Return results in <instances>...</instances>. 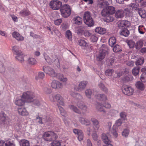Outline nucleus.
I'll list each match as a JSON object with an SVG mask.
<instances>
[{
  "label": "nucleus",
  "instance_id": "obj_5",
  "mask_svg": "<svg viewBox=\"0 0 146 146\" xmlns=\"http://www.w3.org/2000/svg\"><path fill=\"white\" fill-rule=\"evenodd\" d=\"M12 50L14 54L15 55L16 58L22 63L24 61L23 55L21 51L19 50L18 46H13L12 47Z\"/></svg>",
  "mask_w": 146,
  "mask_h": 146
},
{
  "label": "nucleus",
  "instance_id": "obj_27",
  "mask_svg": "<svg viewBox=\"0 0 146 146\" xmlns=\"http://www.w3.org/2000/svg\"><path fill=\"white\" fill-rule=\"evenodd\" d=\"M135 85L136 88L137 89L141 91H143L145 89L144 85L142 82L139 81L137 82L135 84Z\"/></svg>",
  "mask_w": 146,
  "mask_h": 146
},
{
  "label": "nucleus",
  "instance_id": "obj_50",
  "mask_svg": "<svg viewBox=\"0 0 146 146\" xmlns=\"http://www.w3.org/2000/svg\"><path fill=\"white\" fill-rule=\"evenodd\" d=\"M138 13L140 16L142 18H144L145 17L146 12L145 10L139 9L138 10Z\"/></svg>",
  "mask_w": 146,
  "mask_h": 146
},
{
  "label": "nucleus",
  "instance_id": "obj_43",
  "mask_svg": "<svg viewBox=\"0 0 146 146\" xmlns=\"http://www.w3.org/2000/svg\"><path fill=\"white\" fill-rule=\"evenodd\" d=\"M115 128V127L113 126L112 129L111 131V133L115 138H116L118 136V134Z\"/></svg>",
  "mask_w": 146,
  "mask_h": 146
},
{
  "label": "nucleus",
  "instance_id": "obj_48",
  "mask_svg": "<svg viewBox=\"0 0 146 146\" xmlns=\"http://www.w3.org/2000/svg\"><path fill=\"white\" fill-rule=\"evenodd\" d=\"M66 36L70 40H72V33L70 30H68L66 32Z\"/></svg>",
  "mask_w": 146,
  "mask_h": 146
},
{
  "label": "nucleus",
  "instance_id": "obj_46",
  "mask_svg": "<svg viewBox=\"0 0 146 146\" xmlns=\"http://www.w3.org/2000/svg\"><path fill=\"white\" fill-rule=\"evenodd\" d=\"M92 94V92L90 89H88L86 90L85 94L87 97L88 98H91Z\"/></svg>",
  "mask_w": 146,
  "mask_h": 146
},
{
  "label": "nucleus",
  "instance_id": "obj_60",
  "mask_svg": "<svg viewBox=\"0 0 146 146\" xmlns=\"http://www.w3.org/2000/svg\"><path fill=\"white\" fill-rule=\"evenodd\" d=\"M98 39V37L94 35H91L90 38L91 41L92 42H96Z\"/></svg>",
  "mask_w": 146,
  "mask_h": 146
},
{
  "label": "nucleus",
  "instance_id": "obj_3",
  "mask_svg": "<svg viewBox=\"0 0 146 146\" xmlns=\"http://www.w3.org/2000/svg\"><path fill=\"white\" fill-rule=\"evenodd\" d=\"M42 137L46 141H51L52 140L56 139L58 138L57 134L52 131L46 132L43 135Z\"/></svg>",
  "mask_w": 146,
  "mask_h": 146
},
{
  "label": "nucleus",
  "instance_id": "obj_51",
  "mask_svg": "<svg viewBox=\"0 0 146 146\" xmlns=\"http://www.w3.org/2000/svg\"><path fill=\"white\" fill-rule=\"evenodd\" d=\"M145 29L143 25H140L138 27L139 32L141 34H143L145 33Z\"/></svg>",
  "mask_w": 146,
  "mask_h": 146
},
{
  "label": "nucleus",
  "instance_id": "obj_35",
  "mask_svg": "<svg viewBox=\"0 0 146 146\" xmlns=\"http://www.w3.org/2000/svg\"><path fill=\"white\" fill-rule=\"evenodd\" d=\"M79 44L82 47H86L88 46V43L84 40L80 39L78 40Z\"/></svg>",
  "mask_w": 146,
  "mask_h": 146
},
{
  "label": "nucleus",
  "instance_id": "obj_22",
  "mask_svg": "<svg viewBox=\"0 0 146 146\" xmlns=\"http://www.w3.org/2000/svg\"><path fill=\"white\" fill-rule=\"evenodd\" d=\"M106 52L103 50H100L99 53L97 56V60L98 61H101L103 59L106 55Z\"/></svg>",
  "mask_w": 146,
  "mask_h": 146
},
{
  "label": "nucleus",
  "instance_id": "obj_36",
  "mask_svg": "<svg viewBox=\"0 0 146 146\" xmlns=\"http://www.w3.org/2000/svg\"><path fill=\"white\" fill-rule=\"evenodd\" d=\"M20 146H30L29 141L25 139L21 140L20 142Z\"/></svg>",
  "mask_w": 146,
  "mask_h": 146
},
{
  "label": "nucleus",
  "instance_id": "obj_12",
  "mask_svg": "<svg viewBox=\"0 0 146 146\" xmlns=\"http://www.w3.org/2000/svg\"><path fill=\"white\" fill-rule=\"evenodd\" d=\"M12 36L13 38H15L18 41H22L24 40V37L17 32L14 31L13 32Z\"/></svg>",
  "mask_w": 146,
  "mask_h": 146
},
{
  "label": "nucleus",
  "instance_id": "obj_17",
  "mask_svg": "<svg viewBox=\"0 0 146 146\" xmlns=\"http://www.w3.org/2000/svg\"><path fill=\"white\" fill-rule=\"evenodd\" d=\"M76 104L78 107L82 110L85 111L87 110V106L82 101H78L76 102Z\"/></svg>",
  "mask_w": 146,
  "mask_h": 146
},
{
  "label": "nucleus",
  "instance_id": "obj_33",
  "mask_svg": "<svg viewBox=\"0 0 146 146\" xmlns=\"http://www.w3.org/2000/svg\"><path fill=\"white\" fill-rule=\"evenodd\" d=\"M75 24L78 25H81L82 23V19L80 17H75L74 19Z\"/></svg>",
  "mask_w": 146,
  "mask_h": 146
},
{
  "label": "nucleus",
  "instance_id": "obj_61",
  "mask_svg": "<svg viewBox=\"0 0 146 146\" xmlns=\"http://www.w3.org/2000/svg\"><path fill=\"white\" fill-rule=\"evenodd\" d=\"M132 9L130 8H127L125 9L124 11L125 12L127 16H129L131 14L132 12Z\"/></svg>",
  "mask_w": 146,
  "mask_h": 146
},
{
  "label": "nucleus",
  "instance_id": "obj_52",
  "mask_svg": "<svg viewBox=\"0 0 146 146\" xmlns=\"http://www.w3.org/2000/svg\"><path fill=\"white\" fill-rule=\"evenodd\" d=\"M114 72V70L111 69H108L105 71V74L107 76H111L113 73Z\"/></svg>",
  "mask_w": 146,
  "mask_h": 146
},
{
  "label": "nucleus",
  "instance_id": "obj_10",
  "mask_svg": "<svg viewBox=\"0 0 146 146\" xmlns=\"http://www.w3.org/2000/svg\"><path fill=\"white\" fill-rule=\"evenodd\" d=\"M0 146H15L14 142L11 139L0 142Z\"/></svg>",
  "mask_w": 146,
  "mask_h": 146
},
{
  "label": "nucleus",
  "instance_id": "obj_30",
  "mask_svg": "<svg viewBox=\"0 0 146 146\" xmlns=\"http://www.w3.org/2000/svg\"><path fill=\"white\" fill-rule=\"evenodd\" d=\"M96 110L99 111L100 112H103L104 113H106V111L103 108V106L102 104L98 103L96 106Z\"/></svg>",
  "mask_w": 146,
  "mask_h": 146
},
{
  "label": "nucleus",
  "instance_id": "obj_47",
  "mask_svg": "<svg viewBox=\"0 0 146 146\" xmlns=\"http://www.w3.org/2000/svg\"><path fill=\"white\" fill-rule=\"evenodd\" d=\"M61 142L58 140L53 141L50 144V146H60Z\"/></svg>",
  "mask_w": 146,
  "mask_h": 146
},
{
  "label": "nucleus",
  "instance_id": "obj_4",
  "mask_svg": "<svg viewBox=\"0 0 146 146\" xmlns=\"http://www.w3.org/2000/svg\"><path fill=\"white\" fill-rule=\"evenodd\" d=\"M35 97V94L31 91L23 92L21 96V98L24 100L26 102L28 103L33 102Z\"/></svg>",
  "mask_w": 146,
  "mask_h": 146
},
{
  "label": "nucleus",
  "instance_id": "obj_7",
  "mask_svg": "<svg viewBox=\"0 0 146 146\" xmlns=\"http://www.w3.org/2000/svg\"><path fill=\"white\" fill-rule=\"evenodd\" d=\"M50 8L54 10H57L60 9L62 5L61 2L58 0L52 1L49 3Z\"/></svg>",
  "mask_w": 146,
  "mask_h": 146
},
{
  "label": "nucleus",
  "instance_id": "obj_31",
  "mask_svg": "<svg viewBox=\"0 0 146 146\" xmlns=\"http://www.w3.org/2000/svg\"><path fill=\"white\" fill-rule=\"evenodd\" d=\"M98 86L101 90L105 93H107L108 92V88L105 87L104 84L102 82H100L98 84Z\"/></svg>",
  "mask_w": 146,
  "mask_h": 146
},
{
  "label": "nucleus",
  "instance_id": "obj_34",
  "mask_svg": "<svg viewBox=\"0 0 146 146\" xmlns=\"http://www.w3.org/2000/svg\"><path fill=\"white\" fill-rule=\"evenodd\" d=\"M116 42L115 38L114 37H112L110 38L109 40V44L111 47L113 46L114 44Z\"/></svg>",
  "mask_w": 146,
  "mask_h": 146
},
{
  "label": "nucleus",
  "instance_id": "obj_63",
  "mask_svg": "<svg viewBox=\"0 0 146 146\" xmlns=\"http://www.w3.org/2000/svg\"><path fill=\"white\" fill-rule=\"evenodd\" d=\"M100 127V125L99 124L93 125V130L94 132H96L99 130Z\"/></svg>",
  "mask_w": 146,
  "mask_h": 146
},
{
  "label": "nucleus",
  "instance_id": "obj_2",
  "mask_svg": "<svg viewBox=\"0 0 146 146\" xmlns=\"http://www.w3.org/2000/svg\"><path fill=\"white\" fill-rule=\"evenodd\" d=\"M43 70L44 71L46 74H48L52 77H56V78L60 79L61 80H62V78H61L60 76V75L62 76V75L60 74H57L54 71V70L52 68L49 66H44L43 67Z\"/></svg>",
  "mask_w": 146,
  "mask_h": 146
},
{
  "label": "nucleus",
  "instance_id": "obj_26",
  "mask_svg": "<svg viewBox=\"0 0 146 146\" xmlns=\"http://www.w3.org/2000/svg\"><path fill=\"white\" fill-rule=\"evenodd\" d=\"M26 102L25 100L19 98H17L15 102V105L19 106H22L24 105L25 102Z\"/></svg>",
  "mask_w": 146,
  "mask_h": 146
},
{
  "label": "nucleus",
  "instance_id": "obj_19",
  "mask_svg": "<svg viewBox=\"0 0 146 146\" xmlns=\"http://www.w3.org/2000/svg\"><path fill=\"white\" fill-rule=\"evenodd\" d=\"M78 119L80 122L82 124H84L86 126H88L90 124V121L89 120L84 118L83 117H79Z\"/></svg>",
  "mask_w": 146,
  "mask_h": 146
},
{
  "label": "nucleus",
  "instance_id": "obj_11",
  "mask_svg": "<svg viewBox=\"0 0 146 146\" xmlns=\"http://www.w3.org/2000/svg\"><path fill=\"white\" fill-rule=\"evenodd\" d=\"M8 123V117L6 116L5 114L4 113H0V124L5 125Z\"/></svg>",
  "mask_w": 146,
  "mask_h": 146
},
{
  "label": "nucleus",
  "instance_id": "obj_42",
  "mask_svg": "<svg viewBox=\"0 0 146 146\" xmlns=\"http://www.w3.org/2000/svg\"><path fill=\"white\" fill-rule=\"evenodd\" d=\"M139 71V68L138 67L134 68L132 70V73L135 76L138 74Z\"/></svg>",
  "mask_w": 146,
  "mask_h": 146
},
{
  "label": "nucleus",
  "instance_id": "obj_15",
  "mask_svg": "<svg viewBox=\"0 0 146 146\" xmlns=\"http://www.w3.org/2000/svg\"><path fill=\"white\" fill-rule=\"evenodd\" d=\"M129 7L132 11L139 10L140 9L139 3L136 2L129 4Z\"/></svg>",
  "mask_w": 146,
  "mask_h": 146
},
{
  "label": "nucleus",
  "instance_id": "obj_23",
  "mask_svg": "<svg viewBox=\"0 0 146 146\" xmlns=\"http://www.w3.org/2000/svg\"><path fill=\"white\" fill-rule=\"evenodd\" d=\"M102 138L103 142L106 144H111V141L109 139L106 134L102 133Z\"/></svg>",
  "mask_w": 146,
  "mask_h": 146
},
{
  "label": "nucleus",
  "instance_id": "obj_53",
  "mask_svg": "<svg viewBox=\"0 0 146 146\" xmlns=\"http://www.w3.org/2000/svg\"><path fill=\"white\" fill-rule=\"evenodd\" d=\"M109 14L108 11L106 8L104 9L101 12V14L103 16H107Z\"/></svg>",
  "mask_w": 146,
  "mask_h": 146
},
{
  "label": "nucleus",
  "instance_id": "obj_64",
  "mask_svg": "<svg viewBox=\"0 0 146 146\" xmlns=\"http://www.w3.org/2000/svg\"><path fill=\"white\" fill-rule=\"evenodd\" d=\"M127 116V113L125 112L122 111L120 113V116L121 117L125 119Z\"/></svg>",
  "mask_w": 146,
  "mask_h": 146
},
{
  "label": "nucleus",
  "instance_id": "obj_1",
  "mask_svg": "<svg viewBox=\"0 0 146 146\" xmlns=\"http://www.w3.org/2000/svg\"><path fill=\"white\" fill-rule=\"evenodd\" d=\"M50 99L52 102L58 103V106L60 111L61 115H64V99L59 94H57L55 95H50L49 96Z\"/></svg>",
  "mask_w": 146,
  "mask_h": 146
},
{
  "label": "nucleus",
  "instance_id": "obj_55",
  "mask_svg": "<svg viewBox=\"0 0 146 146\" xmlns=\"http://www.w3.org/2000/svg\"><path fill=\"white\" fill-rule=\"evenodd\" d=\"M140 79L142 82H146V72H143L141 75Z\"/></svg>",
  "mask_w": 146,
  "mask_h": 146
},
{
  "label": "nucleus",
  "instance_id": "obj_14",
  "mask_svg": "<svg viewBox=\"0 0 146 146\" xmlns=\"http://www.w3.org/2000/svg\"><path fill=\"white\" fill-rule=\"evenodd\" d=\"M73 132L75 134H77L78 136V138L79 141H81L83 139L84 136L83 132L80 130L74 129L73 130Z\"/></svg>",
  "mask_w": 146,
  "mask_h": 146
},
{
  "label": "nucleus",
  "instance_id": "obj_62",
  "mask_svg": "<svg viewBox=\"0 0 146 146\" xmlns=\"http://www.w3.org/2000/svg\"><path fill=\"white\" fill-rule=\"evenodd\" d=\"M91 121L93 125L99 124L98 121L95 118H92L91 119Z\"/></svg>",
  "mask_w": 146,
  "mask_h": 146
},
{
  "label": "nucleus",
  "instance_id": "obj_32",
  "mask_svg": "<svg viewBox=\"0 0 146 146\" xmlns=\"http://www.w3.org/2000/svg\"><path fill=\"white\" fill-rule=\"evenodd\" d=\"M120 34L125 37L127 36L129 34V32L126 29H124L121 30L120 31Z\"/></svg>",
  "mask_w": 146,
  "mask_h": 146
},
{
  "label": "nucleus",
  "instance_id": "obj_16",
  "mask_svg": "<svg viewBox=\"0 0 146 146\" xmlns=\"http://www.w3.org/2000/svg\"><path fill=\"white\" fill-rule=\"evenodd\" d=\"M71 13V10L69 6L67 4L64 5V18L69 17Z\"/></svg>",
  "mask_w": 146,
  "mask_h": 146
},
{
  "label": "nucleus",
  "instance_id": "obj_44",
  "mask_svg": "<svg viewBox=\"0 0 146 146\" xmlns=\"http://www.w3.org/2000/svg\"><path fill=\"white\" fill-rule=\"evenodd\" d=\"M109 14H113L115 12V8L112 6H109L106 7Z\"/></svg>",
  "mask_w": 146,
  "mask_h": 146
},
{
  "label": "nucleus",
  "instance_id": "obj_24",
  "mask_svg": "<svg viewBox=\"0 0 146 146\" xmlns=\"http://www.w3.org/2000/svg\"><path fill=\"white\" fill-rule=\"evenodd\" d=\"M124 11L122 9L117 10L115 13V17L117 18H122L124 16Z\"/></svg>",
  "mask_w": 146,
  "mask_h": 146
},
{
  "label": "nucleus",
  "instance_id": "obj_56",
  "mask_svg": "<svg viewBox=\"0 0 146 146\" xmlns=\"http://www.w3.org/2000/svg\"><path fill=\"white\" fill-rule=\"evenodd\" d=\"M113 50L115 52H118L121 50L120 47L118 45H116L114 46Z\"/></svg>",
  "mask_w": 146,
  "mask_h": 146
},
{
  "label": "nucleus",
  "instance_id": "obj_41",
  "mask_svg": "<svg viewBox=\"0 0 146 146\" xmlns=\"http://www.w3.org/2000/svg\"><path fill=\"white\" fill-rule=\"evenodd\" d=\"M143 42L142 40H139L136 43L135 45V48L136 49H140L143 46Z\"/></svg>",
  "mask_w": 146,
  "mask_h": 146
},
{
  "label": "nucleus",
  "instance_id": "obj_21",
  "mask_svg": "<svg viewBox=\"0 0 146 146\" xmlns=\"http://www.w3.org/2000/svg\"><path fill=\"white\" fill-rule=\"evenodd\" d=\"M88 83V82L86 81H82L79 83L78 86V88L77 89L78 90L81 91L84 89Z\"/></svg>",
  "mask_w": 146,
  "mask_h": 146
},
{
  "label": "nucleus",
  "instance_id": "obj_59",
  "mask_svg": "<svg viewBox=\"0 0 146 146\" xmlns=\"http://www.w3.org/2000/svg\"><path fill=\"white\" fill-rule=\"evenodd\" d=\"M117 112V110H110L108 114V115H111V116H114L115 115L116 113Z\"/></svg>",
  "mask_w": 146,
  "mask_h": 146
},
{
  "label": "nucleus",
  "instance_id": "obj_37",
  "mask_svg": "<svg viewBox=\"0 0 146 146\" xmlns=\"http://www.w3.org/2000/svg\"><path fill=\"white\" fill-rule=\"evenodd\" d=\"M69 108L70 110L77 113L78 114L81 113L80 110L76 107L74 105H70L69 106Z\"/></svg>",
  "mask_w": 146,
  "mask_h": 146
},
{
  "label": "nucleus",
  "instance_id": "obj_38",
  "mask_svg": "<svg viewBox=\"0 0 146 146\" xmlns=\"http://www.w3.org/2000/svg\"><path fill=\"white\" fill-rule=\"evenodd\" d=\"M28 62L30 64L34 65L37 63V61L35 58H30L28 60Z\"/></svg>",
  "mask_w": 146,
  "mask_h": 146
},
{
  "label": "nucleus",
  "instance_id": "obj_25",
  "mask_svg": "<svg viewBox=\"0 0 146 146\" xmlns=\"http://www.w3.org/2000/svg\"><path fill=\"white\" fill-rule=\"evenodd\" d=\"M31 14L30 12L27 9H24L19 13L20 16L23 17L28 16Z\"/></svg>",
  "mask_w": 146,
  "mask_h": 146
},
{
  "label": "nucleus",
  "instance_id": "obj_28",
  "mask_svg": "<svg viewBox=\"0 0 146 146\" xmlns=\"http://www.w3.org/2000/svg\"><path fill=\"white\" fill-rule=\"evenodd\" d=\"M95 32L99 34L103 35L106 33V30L105 28L99 27L96 28Z\"/></svg>",
  "mask_w": 146,
  "mask_h": 146
},
{
  "label": "nucleus",
  "instance_id": "obj_40",
  "mask_svg": "<svg viewBox=\"0 0 146 146\" xmlns=\"http://www.w3.org/2000/svg\"><path fill=\"white\" fill-rule=\"evenodd\" d=\"M129 133V129H125L123 130L122 133V136L125 137H128Z\"/></svg>",
  "mask_w": 146,
  "mask_h": 146
},
{
  "label": "nucleus",
  "instance_id": "obj_45",
  "mask_svg": "<svg viewBox=\"0 0 146 146\" xmlns=\"http://www.w3.org/2000/svg\"><path fill=\"white\" fill-rule=\"evenodd\" d=\"M98 3L99 6L101 8L104 7L106 4V3L104 0H98Z\"/></svg>",
  "mask_w": 146,
  "mask_h": 146
},
{
  "label": "nucleus",
  "instance_id": "obj_39",
  "mask_svg": "<svg viewBox=\"0 0 146 146\" xmlns=\"http://www.w3.org/2000/svg\"><path fill=\"white\" fill-rule=\"evenodd\" d=\"M126 42L130 48H133L134 47L135 43L133 40H126Z\"/></svg>",
  "mask_w": 146,
  "mask_h": 146
},
{
  "label": "nucleus",
  "instance_id": "obj_8",
  "mask_svg": "<svg viewBox=\"0 0 146 146\" xmlns=\"http://www.w3.org/2000/svg\"><path fill=\"white\" fill-rule=\"evenodd\" d=\"M122 91L124 94L129 96L133 94L134 90L131 86L126 85L124 86L123 87Z\"/></svg>",
  "mask_w": 146,
  "mask_h": 146
},
{
  "label": "nucleus",
  "instance_id": "obj_6",
  "mask_svg": "<svg viewBox=\"0 0 146 146\" xmlns=\"http://www.w3.org/2000/svg\"><path fill=\"white\" fill-rule=\"evenodd\" d=\"M83 18L84 23L88 26L91 27L94 25V21L89 12L84 13Z\"/></svg>",
  "mask_w": 146,
  "mask_h": 146
},
{
  "label": "nucleus",
  "instance_id": "obj_20",
  "mask_svg": "<svg viewBox=\"0 0 146 146\" xmlns=\"http://www.w3.org/2000/svg\"><path fill=\"white\" fill-rule=\"evenodd\" d=\"M95 97L97 99L101 101H106L108 100L106 96L104 94L96 95Z\"/></svg>",
  "mask_w": 146,
  "mask_h": 146
},
{
  "label": "nucleus",
  "instance_id": "obj_9",
  "mask_svg": "<svg viewBox=\"0 0 146 146\" xmlns=\"http://www.w3.org/2000/svg\"><path fill=\"white\" fill-rule=\"evenodd\" d=\"M44 55L46 61L49 64H51L53 62L58 61L57 56L55 55L52 56V59H51L46 54L44 53Z\"/></svg>",
  "mask_w": 146,
  "mask_h": 146
},
{
  "label": "nucleus",
  "instance_id": "obj_49",
  "mask_svg": "<svg viewBox=\"0 0 146 146\" xmlns=\"http://www.w3.org/2000/svg\"><path fill=\"white\" fill-rule=\"evenodd\" d=\"M144 62V58L142 57L139 58L136 62L135 64L136 65H141Z\"/></svg>",
  "mask_w": 146,
  "mask_h": 146
},
{
  "label": "nucleus",
  "instance_id": "obj_58",
  "mask_svg": "<svg viewBox=\"0 0 146 146\" xmlns=\"http://www.w3.org/2000/svg\"><path fill=\"white\" fill-rule=\"evenodd\" d=\"M122 123V121L121 119H119L116 121L115 125L114 126L115 127L121 125Z\"/></svg>",
  "mask_w": 146,
  "mask_h": 146
},
{
  "label": "nucleus",
  "instance_id": "obj_29",
  "mask_svg": "<svg viewBox=\"0 0 146 146\" xmlns=\"http://www.w3.org/2000/svg\"><path fill=\"white\" fill-rule=\"evenodd\" d=\"M70 94L72 96L74 97L76 99V103L78 101H80V100L82 98V96L78 94L71 92H70Z\"/></svg>",
  "mask_w": 146,
  "mask_h": 146
},
{
  "label": "nucleus",
  "instance_id": "obj_18",
  "mask_svg": "<svg viewBox=\"0 0 146 146\" xmlns=\"http://www.w3.org/2000/svg\"><path fill=\"white\" fill-rule=\"evenodd\" d=\"M19 114L22 116H27L29 115V113L25 108H19L18 109Z\"/></svg>",
  "mask_w": 146,
  "mask_h": 146
},
{
  "label": "nucleus",
  "instance_id": "obj_13",
  "mask_svg": "<svg viewBox=\"0 0 146 146\" xmlns=\"http://www.w3.org/2000/svg\"><path fill=\"white\" fill-rule=\"evenodd\" d=\"M51 86L54 89H59L63 87L62 84L58 81L54 80L51 84Z\"/></svg>",
  "mask_w": 146,
  "mask_h": 146
},
{
  "label": "nucleus",
  "instance_id": "obj_57",
  "mask_svg": "<svg viewBox=\"0 0 146 146\" xmlns=\"http://www.w3.org/2000/svg\"><path fill=\"white\" fill-rule=\"evenodd\" d=\"M5 67L3 62L1 61L0 62V72L3 73L5 71Z\"/></svg>",
  "mask_w": 146,
  "mask_h": 146
},
{
  "label": "nucleus",
  "instance_id": "obj_54",
  "mask_svg": "<svg viewBox=\"0 0 146 146\" xmlns=\"http://www.w3.org/2000/svg\"><path fill=\"white\" fill-rule=\"evenodd\" d=\"M121 24L123 25V27H127L130 25V22L126 20L122 21L121 22Z\"/></svg>",
  "mask_w": 146,
  "mask_h": 146
}]
</instances>
